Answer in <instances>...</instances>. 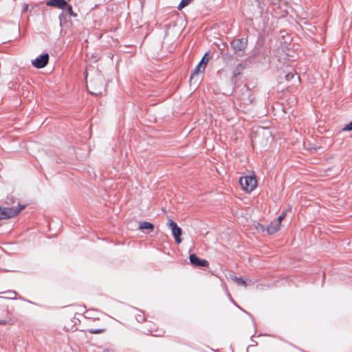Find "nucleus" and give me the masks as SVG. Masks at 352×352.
Instances as JSON below:
<instances>
[{"mask_svg":"<svg viewBox=\"0 0 352 352\" xmlns=\"http://www.w3.org/2000/svg\"><path fill=\"white\" fill-rule=\"evenodd\" d=\"M136 320L139 322H142L144 320V315L140 314H138L136 316Z\"/></svg>","mask_w":352,"mask_h":352,"instance_id":"obj_21","label":"nucleus"},{"mask_svg":"<svg viewBox=\"0 0 352 352\" xmlns=\"http://www.w3.org/2000/svg\"><path fill=\"white\" fill-rule=\"evenodd\" d=\"M244 67L242 64H239L236 66L234 72H233V76L236 78L237 76H239L241 71L243 69Z\"/></svg>","mask_w":352,"mask_h":352,"instance_id":"obj_13","label":"nucleus"},{"mask_svg":"<svg viewBox=\"0 0 352 352\" xmlns=\"http://www.w3.org/2000/svg\"><path fill=\"white\" fill-rule=\"evenodd\" d=\"M239 184L246 192H252L257 186V182L255 175L242 177L239 179Z\"/></svg>","mask_w":352,"mask_h":352,"instance_id":"obj_3","label":"nucleus"},{"mask_svg":"<svg viewBox=\"0 0 352 352\" xmlns=\"http://www.w3.org/2000/svg\"><path fill=\"white\" fill-rule=\"evenodd\" d=\"M64 10H65L66 12L72 16L75 17L77 16V14L75 12H74L72 6L68 5L67 3V6L65 7Z\"/></svg>","mask_w":352,"mask_h":352,"instance_id":"obj_15","label":"nucleus"},{"mask_svg":"<svg viewBox=\"0 0 352 352\" xmlns=\"http://www.w3.org/2000/svg\"><path fill=\"white\" fill-rule=\"evenodd\" d=\"M12 320L11 319L9 320H0V324L1 325H6V324H12Z\"/></svg>","mask_w":352,"mask_h":352,"instance_id":"obj_20","label":"nucleus"},{"mask_svg":"<svg viewBox=\"0 0 352 352\" xmlns=\"http://www.w3.org/2000/svg\"><path fill=\"white\" fill-rule=\"evenodd\" d=\"M280 226L279 223L272 222L270 225L267 226L266 228V231L269 234H273L279 230Z\"/></svg>","mask_w":352,"mask_h":352,"instance_id":"obj_10","label":"nucleus"},{"mask_svg":"<svg viewBox=\"0 0 352 352\" xmlns=\"http://www.w3.org/2000/svg\"><path fill=\"white\" fill-rule=\"evenodd\" d=\"M88 331L92 334H99V333H102L104 332L105 329H104V328L103 329L91 328V329H88Z\"/></svg>","mask_w":352,"mask_h":352,"instance_id":"obj_16","label":"nucleus"},{"mask_svg":"<svg viewBox=\"0 0 352 352\" xmlns=\"http://www.w3.org/2000/svg\"><path fill=\"white\" fill-rule=\"evenodd\" d=\"M168 226L171 229L175 242L178 244L182 242L181 235L182 234V230L171 219L168 221Z\"/></svg>","mask_w":352,"mask_h":352,"instance_id":"obj_6","label":"nucleus"},{"mask_svg":"<svg viewBox=\"0 0 352 352\" xmlns=\"http://www.w3.org/2000/svg\"><path fill=\"white\" fill-rule=\"evenodd\" d=\"M342 131H352V121L350 122L348 124L345 125L342 129Z\"/></svg>","mask_w":352,"mask_h":352,"instance_id":"obj_18","label":"nucleus"},{"mask_svg":"<svg viewBox=\"0 0 352 352\" xmlns=\"http://www.w3.org/2000/svg\"><path fill=\"white\" fill-rule=\"evenodd\" d=\"M232 280H234L236 284H238L239 285H243L245 287L253 283L251 280H246L243 279V277H237L236 276H234L232 278Z\"/></svg>","mask_w":352,"mask_h":352,"instance_id":"obj_11","label":"nucleus"},{"mask_svg":"<svg viewBox=\"0 0 352 352\" xmlns=\"http://www.w3.org/2000/svg\"><path fill=\"white\" fill-rule=\"evenodd\" d=\"M46 5L47 6L64 9L67 6V2L65 0H49L47 1Z\"/></svg>","mask_w":352,"mask_h":352,"instance_id":"obj_9","label":"nucleus"},{"mask_svg":"<svg viewBox=\"0 0 352 352\" xmlns=\"http://www.w3.org/2000/svg\"><path fill=\"white\" fill-rule=\"evenodd\" d=\"M205 65L198 64L195 68L194 69L193 72H192L190 78V84H197L199 81L198 74L201 72H204L205 70Z\"/></svg>","mask_w":352,"mask_h":352,"instance_id":"obj_8","label":"nucleus"},{"mask_svg":"<svg viewBox=\"0 0 352 352\" xmlns=\"http://www.w3.org/2000/svg\"><path fill=\"white\" fill-rule=\"evenodd\" d=\"M24 208V205H19L18 208H0V219H6L14 217Z\"/></svg>","mask_w":352,"mask_h":352,"instance_id":"obj_2","label":"nucleus"},{"mask_svg":"<svg viewBox=\"0 0 352 352\" xmlns=\"http://www.w3.org/2000/svg\"><path fill=\"white\" fill-rule=\"evenodd\" d=\"M231 47L234 50V53L235 54H239L242 56L243 54L240 52H243L248 46V38H241L234 39L230 43Z\"/></svg>","mask_w":352,"mask_h":352,"instance_id":"obj_4","label":"nucleus"},{"mask_svg":"<svg viewBox=\"0 0 352 352\" xmlns=\"http://www.w3.org/2000/svg\"><path fill=\"white\" fill-rule=\"evenodd\" d=\"M285 215H286V212H283L279 215V217H278L277 221L276 222V223H279V225L280 226V223H281L282 220L285 218Z\"/></svg>","mask_w":352,"mask_h":352,"instance_id":"obj_19","label":"nucleus"},{"mask_svg":"<svg viewBox=\"0 0 352 352\" xmlns=\"http://www.w3.org/2000/svg\"><path fill=\"white\" fill-rule=\"evenodd\" d=\"M87 87L91 94L95 96L101 95L102 91L105 90L103 77L100 75H97L89 81Z\"/></svg>","mask_w":352,"mask_h":352,"instance_id":"obj_1","label":"nucleus"},{"mask_svg":"<svg viewBox=\"0 0 352 352\" xmlns=\"http://www.w3.org/2000/svg\"><path fill=\"white\" fill-rule=\"evenodd\" d=\"M139 229L142 230H153L154 225L150 222L142 221L140 223Z\"/></svg>","mask_w":352,"mask_h":352,"instance_id":"obj_12","label":"nucleus"},{"mask_svg":"<svg viewBox=\"0 0 352 352\" xmlns=\"http://www.w3.org/2000/svg\"><path fill=\"white\" fill-rule=\"evenodd\" d=\"M207 53L202 57L201 61L199 63L201 65L206 66L207 63L208 62V58H206Z\"/></svg>","mask_w":352,"mask_h":352,"instance_id":"obj_17","label":"nucleus"},{"mask_svg":"<svg viewBox=\"0 0 352 352\" xmlns=\"http://www.w3.org/2000/svg\"><path fill=\"white\" fill-rule=\"evenodd\" d=\"M294 77V74H288L285 76V78L287 79V80H291L292 78H293Z\"/></svg>","mask_w":352,"mask_h":352,"instance_id":"obj_22","label":"nucleus"},{"mask_svg":"<svg viewBox=\"0 0 352 352\" xmlns=\"http://www.w3.org/2000/svg\"><path fill=\"white\" fill-rule=\"evenodd\" d=\"M261 226V228L263 231H264L265 230V227L262 225H259Z\"/></svg>","mask_w":352,"mask_h":352,"instance_id":"obj_24","label":"nucleus"},{"mask_svg":"<svg viewBox=\"0 0 352 352\" xmlns=\"http://www.w3.org/2000/svg\"><path fill=\"white\" fill-rule=\"evenodd\" d=\"M28 5H25V6H24L23 9V12L26 11V10H28Z\"/></svg>","mask_w":352,"mask_h":352,"instance_id":"obj_23","label":"nucleus"},{"mask_svg":"<svg viewBox=\"0 0 352 352\" xmlns=\"http://www.w3.org/2000/svg\"><path fill=\"white\" fill-rule=\"evenodd\" d=\"M189 260L191 265L197 267H208L209 265L207 260L200 259L195 254H190Z\"/></svg>","mask_w":352,"mask_h":352,"instance_id":"obj_7","label":"nucleus"},{"mask_svg":"<svg viewBox=\"0 0 352 352\" xmlns=\"http://www.w3.org/2000/svg\"><path fill=\"white\" fill-rule=\"evenodd\" d=\"M6 294H7V296L6 297V298H8V299H16V298L17 293L15 291L9 290V291L6 292Z\"/></svg>","mask_w":352,"mask_h":352,"instance_id":"obj_14","label":"nucleus"},{"mask_svg":"<svg viewBox=\"0 0 352 352\" xmlns=\"http://www.w3.org/2000/svg\"><path fill=\"white\" fill-rule=\"evenodd\" d=\"M49 54L45 53L36 57L35 59L32 60V65L37 68L41 69L45 67L49 62Z\"/></svg>","mask_w":352,"mask_h":352,"instance_id":"obj_5","label":"nucleus"}]
</instances>
